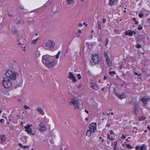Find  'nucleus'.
Wrapping results in <instances>:
<instances>
[{
  "instance_id": "f257e3e1",
  "label": "nucleus",
  "mask_w": 150,
  "mask_h": 150,
  "mask_svg": "<svg viewBox=\"0 0 150 150\" xmlns=\"http://www.w3.org/2000/svg\"><path fill=\"white\" fill-rule=\"evenodd\" d=\"M42 62L47 67H52L54 66L55 63L52 60L49 58L46 55L43 56Z\"/></svg>"
},
{
  "instance_id": "f03ea898",
  "label": "nucleus",
  "mask_w": 150,
  "mask_h": 150,
  "mask_svg": "<svg viewBox=\"0 0 150 150\" xmlns=\"http://www.w3.org/2000/svg\"><path fill=\"white\" fill-rule=\"evenodd\" d=\"M5 74L12 80H15L18 76V74L16 72L9 70L7 71Z\"/></svg>"
},
{
  "instance_id": "7ed1b4c3",
  "label": "nucleus",
  "mask_w": 150,
  "mask_h": 150,
  "mask_svg": "<svg viewBox=\"0 0 150 150\" xmlns=\"http://www.w3.org/2000/svg\"><path fill=\"white\" fill-rule=\"evenodd\" d=\"M2 84L4 87L8 88L11 86L12 82L10 79L7 77H4L3 78Z\"/></svg>"
},
{
  "instance_id": "20e7f679",
  "label": "nucleus",
  "mask_w": 150,
  "mask_h": 150,
  "mask_svg": "<svg viewBox=\"0 0 150 150\" xmlns=\"http://www.w3.org/2000/svg\"><path fill=\"white\" fill-rule=\"evenodd\" d=\"M79 101L77 99H71L69 104L70 105H73L74 109L78 110L79 108Z\"/></svg>"
},
{
  "instance_id": "39448f33",
  "label": "nucleus",
  "mask_w": 150,
  "mask_h": 150,
  "mask_svg": "<svg viewBox=\"0 0 150 150\" xmlns=\"http://www.w3.org/2000/svg\"><path fill=\"white\" fill-rule=\"evenodd\" d=\"M91 59L93 62L96 64L100 63L101 60V58L99 57L98 54H92Z\"/></svg>"
},
{
  "instance_id": "423d86ee",
  "label": "nucleus",
  "mask_w": 150,
  "mask_h": 150,
  "mask_svg": "<svg viewBox=\"0 0 150 150\" xmlns=\"http://www.w3.org/2000/svg\"><path fill=\"white\" fill-rule=\"evenodd\" d=\"M32 126V125H28L27 126L25 127L24 128L25 129V132L28 134H31L34 135V134L32 132V129L30 128V127Z\"/></svg>"
},
{
  "instance_id": "0eeeda50",
  "label": "nucleus",
  "mask_w": 150,
  "mask_h": 150,
  "mask_svg": "<svg viewBox=\"0 0 150 150\" xmlns=\"http://www.w3.org/2000/svg\"><path fill=\"white\" fill-rule=\"evenodd\" d=\"M96 123H92L89 125L90 129L89 130L93 132L96 130Z\"/></svg>"
},
{
  "instance_id": "6e6552de",
  "label": "nucleus",
  "mask_w": 150,
  "mask_h": 150,
  "mask_svg": "<svg viewBox=\"0 0 150 150\" xmlns=\"http://www.w3.org/2000/svg\"><path fill=\"white\" fill-rule=\"evenodd\" d=\"M135 149L136 150H147L146 146L144 144H142L141 146H137Z\"/></svg>"
},
{
  "instance_id": "1a4fd4ad",
  "label": "nucleus",
  "mask_w": 150,
  "mask_h": 150,
  "mask_svg": "<svg viewBox=\"0 0 150 150\" xmlns=\"http://www.w3.org/2000/svg\"><path fill=\"white\" fill-rule=\"evenodd\" d=\"M150 99L148 97H146L145 96L142 98L140 99V100L144 104V106H146L148 100Z\"/></svg>"
},
{
  "instance_id": "9d476101",
  "label": "nucleus",
  "mask_w": 150,
  "mask_h": 150,
  "mask_svg": "<svg viewBox=\"0 0 150 150\" xmlns=\"http://www.w3.org/2000/svg\"><path fill=\"white\" fill-rule=\"evenodd\" d=\"M46 45L47 47L52 48L55 46V43L52 40H49L46 43Z\"/></svg>"
},
{
  "instance_id": "9b49d317",
  "label": "nucleus",
  "mask_w": 150,
  "mask_h": 150,
  "mask_svg": "<svg viewBox=\"0 0 150 150\" xmlns=\"http://www.w3.org/2000/svg\"><path fill=\"white\" fill-rule=\"evenodd\" d=\"M136 32L133 30H129L126 31L125 32V35H129V36H132L133 34H136Z\"/></svg>"
},
{
  "instance_id": "f8f14e48",
  "label": "nucleus",
  "mask_w": 150,
  "mask_h": 150,
  "mask_svg": "<svg viewBox=\"0 0 150 150\" xmlns=\"http://www.w3.org/2000/svg\"><path fill=\"white\" fill-rule=\"evenodd\" d=\"M114 93L115 95L117 97H118L120 99H122L124 98H125L126 96L124 93L122 94H120L117 93L116 91H114Z\"/></svg>"
},
{
  "instance_id": "ddd939ff",
  "label": "nucleus",
  "mask_w": 150,
  "mask_h": 150,
  "mask_svg": "<svg viewBox=\"0 0 150 150\" xmlns=\"http://www.w3.org/2000/svg\"><path fill=\"white\" fill-rule=\"evenodd\" d=\"M40 128L39 129V130L41 131H44L46 129V127L45 125L42 122H41L40 124Z\"/></svg>"
},
{
  "instance_id": "4468645a",
  "label": "nucleus",
  "mask_w": 150,
  "mask_h": 150,
  "mask_svg": "<svg viewBox=\"0 0 150 150\" xmlns=\"http://www.w3.org/2000/svg\"><path fill=\"white\" fill-rule=\"evenodd\" d=\"M68 77L70 79H72L74 82H75L76 81V80L74 74L71 72H69Z\"/></svg>"
},
{
  "instance_id": "2eb2a0df",
  "label": "nucleus",
  "mask_w": 150,
  "mask_h": 150,
  "mask_svg": "<svg viewBox=\"0 0 150 150\" xmlns=\"http://www.w3.org/2000/svg\"><path fill=\"white\" fill-rule=\"evenodd\" d=\"M0 139L1 143L4 142L6 139V136L5 135H0Z\"/></svg>"
},
{
  "instance_id": "dca6fc26",
  "label": "nucleus",
  "mask_w": 150,
  "mask_h": 150,
  "mask_svg": "<svg viewBox=\"0 0 150 150\" xmlns=\"http://www.w3.org/2000/svg\"><path fill=\"white\" fill-rule=\"evenodd\" d=\"M91 87L93 89L96 90H97L98 89V86L96 83H92L91 85Z\"/></svg>"
},
{
  "instance_id": "f3484780",
  "label": "nucleus",
  "mask_w": 150,
  "mask_h": 150,
  "mask_svg": "<svg viewBox=\"0 0 150 150\" xmlns=\"http://www.w3.org/2000/svg\"><path fill=\"white\" fill-rule=\"evenodd\" d=\"M132 112L133 114H134L136 115H137L138 113V111L137 109V107L135 106L133 108Z\"/></svg>"
},
{
  "instance_id": "a211bd4d",
  "label": "nucleus",
  "mask_w": 150,
  "mask_h": 150,
  "mask_svg": "<svg viewBox=\"0 0 150 150\" xmlns=\"http://www.w3.org/2000/svg\"><path fill=\"white\" fill-rule=\"evenodd\" d=\"M118 0H109L108 4L110 6L113 5Z\"/></svg>"
},
{
  "instance_id": "6ab92c4d",
  "label": "nucleus",
  "mask_w": 150,
  "mask_h": 150,
  "mask_svg": "<svg viewBox=\"0 0 150 150\" xmlns=\"http://www.w3.org/2000/svg\"><path fill=\"white\" fill-rule=\"evenodd\" d=\"M106 62L107 64L108 65V66L111 67L112 65V64L109 58L106 59Z\"/></svg>"
},
{
  "instance_id": "aec40b11",
  "label": "nucleus",
  "mask_w": 150,
  "mask_h": 150,
  "mask_svg": "<svg viewBox=\"0 0 150 150\" xmlns=\"http://www.w3.org/2000/svg\"><path fill=\"white\" fill-rule=\"evenodd\" d=\"M117 141H115L114 143V145L113 146V149L115 150H117L118 149V147L117 146Z\"/></svg>"
},
{
  "instance_id": "412c9836",
  "label": "nucleus",
  "mask_w": 150,
  "mask_h": 150,
  "mask_svg": "<svg viewBox=\"0 0 150 150\" xmlns=\"http://www.w3.org/2000/svg\"><path fill=\"white\" fill-rule=\"evenodd\" d=\"M107 138L110 141H113L114 140V138L112 136H111L110 134H108Z\"/></svg>"
},
{
  "instance_id": "4be33fe9",
  "label": "nucleus",
  "mask_w": 150,
  "mask_h": 150,
  "mask_svg": "<svg viewBox=\"0 0 150 150\" xmlns=\"http://www.w3.org/2000/svg\"><path fill=\"white\" fill-rule=\"evenodd\" d=\"M18 146L21 147H23L24 149H25L26 148H28L29 147V146L24 145L23 146V145L21 143H19L18 144Z\"/></svg>"
},
{
  "instance_id": "5701e85b",
  "label": "nucleus",
  "mask_w": 150,
  "mask_h": 150,
  "mask_svg": "<svg viewBox=\"0 0 150 150\" xmlns=\"http://www.w3.org/2000/svg\"><path fill=\"white\" fill-rule=\"evenodd\" d=\"M37 111L41 114L43 115L44 114V112L41 108H38L37 109Z\"/></svg>"
},
{
  "instance_id": "b1692460",
  "label": "nucleus",
  "mask_w": 150,
  "mask_h": 150,
  "mask_svg": "<svg viewBox=\"0 0 150 150\" xmlns=\"http://www.w3.org/2000/svg\"><path fill=\"white\" fill-rule=\"evenodd\" d=\"M74 2V0H66L67 4L68 5L71 4Z\"/></svg>"
},
{
  "instance_id": "393cba45",
  "label": "nucleus",
  "mask_w": 150,
  "mask_h": 150,
  "mask_svg": "<svg viewBox=\"0 0 150 150\" xmlns=\"http://www.w3.org/2000/svg\"><path fill=\"white\" fill-rule=\"evenodd\" d=\"M104 55L106 59L109 58L108 54V52L106 51H104Z\"/></svg>"
},
{
  "instance_id": "a878e982",
  "label": "nucleus",
  "mask_w": 150,
  "mask_h": 150,
  "mask_svg": "<svg viewBox=\"0 0 150 150\" xmlns=\"http://www.w3.org/2000/svg\"><path fill=\"white\" fill-rule=\"evenodd\" d=\"M92 132H93L91 131L90 130H88L86 132V135L88 137H90L91 135Z\"/></svg>"
},
{
  "instance_id": "bb28decb",
  "label": "nucleus",
  "mask_w": 150,
  "mask_h": 150,
  "mask_svg": "<svg viewBox=\"0 0 150 150\" xmlns=\"http://www.w3.org/2000/svg\"><path fill=\"white\" fill-rule=\"evenodd\" d=\"M115 33L116 34H120V32L118 28H115L114 30Z\"/></svg>"
},
{
  "instance_id": "cd10ccee",
  "label": "nucleus",
  "mask_w": 150,
  "mask_h": 150,
  "mask_svg": "<svg viewBox=\"0 0 150 150\" xmlns=\"http://www.w3.org/2000/svg\"><path fill=\"white\" fill-rule=\"evenodd\" d=\"M146 118L144 116H141L139 118V121L143 120H145Z\"/></svg>"
},
{
  "instance_id": "c85d7f7f",
  "label": "nucleus",
  "mask_w": 150,
  "mask_h": 150,
  "mask_svg": "<svg viewBox=\"0 0 150 150\" xmlns=\"http://www.w3.org/2000/svg\"><path fill=\"white\" fill-rule=\"evenodd\" d=\"M61 53L60 51H59L57 54L55 56L56 58L57 59L59 58V54Z\"/></svg>"
},
{
  "instance_id": "c756f323",
  "label": "nucleus",
  "mask_w": 150,
  "mask_h": 150,
  "mask_svg": "<svg viewBox=\"0 0 150 150\" xmlns=\"http://www.w3.org/2000/svg\"><path fill=\"white\" fill-rule=\"evenodd\" d=\"M38 38H37V39H35V40H33L31 42V44H35V43H36V42H37L38 40Z\"/></svg>"
},
{
  "instance_id": "7c9ffc66",
  "label": "nucleus",
  "mask_w": 150,
  "mask_h": 150,
  "mask_svg": "<svg viewBox=\"0 0 150 150\" xmlns=\"http://www.w3.org/2000/svg\"><path fill=\"white\" fill-rule=\"evenodd\" d=\"M143 27L142 26H141V25H139L138 26V27L137 29L138 30H142L143 29Z\"/></svg>"
},
{
  "instance_id": "2f4dec72",
  "label": "nucleus",
  "mask_w": 150,
  "mask_h": 150,
  "mask_svg": "<svg viewBox=\"0 0 150 150\" xmlns=\"http://www.w3.org/2000/svg\"><path fill=\"white\" fill-rule=\"evenodd\" d=\"M132 19L134 22H135V23L136 24H138L139 23L138 21H136V19L134 17L132 18Z\"/></svg>"
},
{
  "instance_id": "473e14b6",
  "label": "nucleus",
  "mask_w": 150,
  "mask_h": 150,
  "mask_svg": "<svg viewBox=\"0 0 150 150\" xmlns=\"http://www.w3.org/2000/svg\"><path fill=\"white\" fill-rule=\"evenodd\" d=\"M127 148H129L130 149H132V146H131L129 144H127Z\"/></svg>"
},
{
  "instance_id": "72a5a7b5",
  "label": "nucleus",
  "mask_w": 150,
  "mask_h": 150,
  "mask_svg": "<svg viewBox=\"0 0 150 150\" xmlns=\"http://www.w3.org/2000/svg\"><path fill=\"white\" fill-rule=\"evenodd\" d=\"M136 47L138 48H139L141 47L142 46L139 44H137L136 45Z\"/></svg>"
},
{
  "instance_id": "f704fd0d",
  "label": "nucleus",
  "mask_w": 150,
  "mask_h": 150,
  "mask_svg": "<svg viewBox=\"0 0 150 150\" xmlns=\"http://www.w3.org/2000/svg\"><path fill=\"white\" fill-rule=\"evenodd\" d=\"M77 76L78 77V79H80L81 78V74H77Z\"/></svg>"
},
{
  "instance_id": "c9c22d12",
  "label": "nucleus",
  "mask_w": 150,
  "mask_h": 150,
  "mask_svg": "<svg viewBox=\"0 0 150 150\" xmlns=\"http://www.w3.org/2000/svg\"><path fill=\"white\" fill-rule=\"evenodd\" d=\"M24 108L26 110L29 109H30L29 107L28 106L25 105H24Z\"/></svg>"
},
{
  "instance_id": "e433bc0d",
  "label": "nucleus",
  "mask_w": 150,
  "mask_h": 150,
  "mask_svg": "<svg viewBox=\"0 0 150 150\" xmlns=\"http://www.w3.org/2000/svg\"><path fill=\"white\" fill-rule=\"evenodd\" d=\"M109 73L110 75H111L112 74H115V73L114 71H110Z\"/></svg>"
},
{
  "instance_id": "4c0bfd02",
  "label": "nucleus",
  "mask_w": 150,
  "mask_h": 150,
  "mask_svg": "<svg viewBox=\"0 0 150 150\" xmlns=\"http://www.w3.org/2000/svg\"><path fill=\"white\" fill-rule=\"evenodd\" d=\"M114 134V133L113 131L112 130H111L110 131V135H112Z\"/></svg>"
},
{
  "instance_id": "58836bf2",
  "label": "nucleus",
  "mask_w": 150,
  "mask_h": 150,
  "mask_svg": "<svg viewBox=\"0 0 150 150\" xmlns=\"http://www.w3.org/2000/svg\"><path fill=\"white\" fill-rule=\"evenodd\" d=\"M144 16L143 14L142 13H140L139 14V16L140 18H142Z\"/></svg>"
},
{
  "instance_id": "ea45409f",
  "label": "nucleus",
  "mask_w": 150,
  "mask_h": 150,
  "mask_svg": "<svg viewBox=\"0 0 150 150\" xmlns=\"http://www.w3.org/2000/svg\"><path fill=\"white\" fill-rule=\"evenodd\" d=\"M98 28L99 29H101V26L100 25V23H99V22H98Z\"/></svg>"
},
{
  "instance_id": "a19ab883",
  "label": "nucleus",
  "mask_w": 150,
  "mask_h": 150,
  "mask_svg": "<svg viewBox=\"0 0 150 150\" xmlns=\"http://www.w3.org/2000/svg\"><path fill=\"white\" fill-rule=\"evenodd\" d=\"M109 40L108 39H106L105 40V46H106L108 44V42H109Z\"/></svg>"
},
{
  "instance_id": "79ce46f5",
  "label": "nucleus",
  "mask_w": 150,
  "mask_h": 150,
  "mask_svg": "<svg viewBox=\"0 0 150 150\" xmlns=\"http://www.w3.org/2000/svg\"><path fill=\"white\" fill-rule=\"evenodd\" d=\"M20 8L21 9L24 10V6L22 5H21L20 6Z\"/></svg>"
},
{
  "instance_id": "37998d69",
  "label": "nucleus",
  "mask_w": 150,
  "mask_h": 150,
  "mask_svg": "<svg viewBox=\"0 0 150 150\" xmlns=\"http://www.w3.org/2000/svg\"><path fill=\"white\" fill-rule=\"evenodd\" d=\"M0 121L1 123H4V122L5 120L3 119H1L0 120Z\"/></svg>"
},
{
  "instance_id": "c03bdc74",
  "label": "nucleus",
  "mask_w": 150,
  "mask_h": 150,
  "mask_svg": "<svg viewBox=\"0 0 150 150\" xmlns=\"http://www.w3.org/2000/svg\"><path fill=\"white\" fill-rule=\"evenodd\" d=\"M134 74H135V75H138L139 76H140L141 75V73L139 74L137 72H135Z\"/></svg>"
},
{
  "instance_id": "a18cd8bd",
  "label": "nucleus",
  "mask_w": 150,
  "mask_h": 150,
  "mask_svg": "<svg viewBox=\"0 0 150 150\" xmlns=\"http://www.w3.org/2000/svg\"><path fill=\"white\" fill-rule=\"evenodd\" d=\"M50 143H51L52 144H54V142L52 139L50 140Z\"/></svg>"
},
{
  "instance_id": "49530a36",
  "label": "nucleus",
  "mask_w": 150,
  "mask_h": 150,
  "mask_svg": "<svg viewBox=\"0 0 150 150\" xmlns=\"http://www.w3.org/2000/svg\"><path fill=\"white\" fill-rule=\"evenodd\" d=\"M106 21V19H105V18L103 19V23H105V22Z\"/></svg>"
},
{
  "instance_id": "de8ad7c7",
  "label": "nucleus",
  "mask_w": 150,
  "mask_h": 150,
  "mask_svg": "<svg viewBox=\"0 0 150 150\" xmlns=\"http://www.w3.org/2000/svg\"><path fill=\"white\" fill-rule=\"evenodd\" d=\"M82 25H83L82 23H79V24L78 26L79 27H81L82 26Z\"/></svg>"
},
{
  "instance_id": "09e8293b",
  "label": "nucleus",
  "mask_w": 150,
  "mask_h": 150,
  "mask_svg": "<svg viewBox=\"0 0 150 150\" xmlns=\"http://www.w3.org/2000/svg\"><path fill=\"white\" fill-rule=\"evenodd\" d=\"M147 128L149 129V130H150V126L149 125H148L147 126Z\"/></svg>"
},
{
  "instance_id": "8fccbe9b",
  "label": "nucleus",
  "mask_w": 150,
  "mask_h": 150,
  "mask_svg": "<svg viewBox=\"0 0 150 150\" xmlns=\"http://www.w3.org/2000/svg\"><path fill=\"white\" fill-rule=\"evenodd\" d=\"M106 79H107V77H106V76H104V78H103V79L104 80H105Z\"/></svg>"
},
{
  "instance_id": "3c124183",
  "label": "nucleus",
  "mask_w": 150,
  "mask_h": 150,
  "mask_svg": "<svg viewBox=\"0 0 150 150\" xmlns=\"http://www.w3.org/2000/svg\"><path fill=\"white\" fill-rule=\"evenodd\" d=\"M83 24L85 25L86 26H87L88 25V24H86V23L85 22H84L83 23Z\"/></svg>"
},
{
  "instance_id": "603ef678",
  "label": "nucleus",
  "mask_w": 150,
  "mask_h": 150,
  "mask_svg": "<svg viewBox=\"0 0 150 150\" xmlns=\"http://www.w3.org/2000/svg\"><path fill=\"white\" fill-rule=\"evenodd\" d=\"M14 33H17V30H15L13 31Z\"/></svg>"
},
{
  "instance_id": "864d4df0",
  "label": "nucleus",
  "mask_w": 150,
  "mask_h": 150,
  "mask_svg": "<svg viewBox=\"0 0 150 150\" xmlns=\"http://www.w3.org/2000/svg\"><path fill=\"white\" fill-rule=\"evenodd\" d=\"M85 112L87 114H88V111L86 110H85Z\"/></svg>"
},
{
  "instance_id": "5fc2aeb1",
  "label": "nucleus",
  "mask_w": 150,
  "mask_h": 150,
  "mask_svg": "<svg viewBox=\"0 0 150 150\" xmlns=\"http://www.w3.org/2000/svg\"><path fill=\"white\" fill-rule=\"evenodd\" d=\"M106 114L108 116V115H110V113H107Z\"/></svg>"
},
{
  "instance_id": "6e6d98bb",
  "label": "nucleus",
  "mask_w": 150,
  "mask_h": 150,
  "mask_svg": "<svg viewBox=\"0 0 150 150\" xmlns=\"http://www.w3.org/2000/svg\"><path fill=\"white\" fill-rule=\"evenodd\" d=\"M79 32L80 33H81L82 32V30H79Z\"/></svg>"
},
{
  "instance_id": "4d7b16f0",
  "label": "nucleus",
  "mask_w": 150,
  "mask_h": 150,
  "mask_svg": "<svg viewBox=\"0 0 150 150\" xmlns=\"http://www.w3.org/2000/svg\"><path fill=\"white\" fill-rule=\"evenodd\" d=\"M21 22V21L20 20H19L18 21V23H17V24H19Z\"/></svg>"
},
{
  "instance_id": "13d9d810",
  "label": "nucleus",
  "mask_w": 150,
  "mask_h": 150,
  "mask_svg": "<svg viewBox=\"0 0 150 150\" xmlns=\"http://www.w3.org/2000/svg\"><path fill=\"white\" fill-rule=\"evenodd\" d=\"M104 88H102L101 89V90L102 91H104Z\"/></svg>"
},
{
  "instance_id": "bf43d9fd",
  "label": "nucleus",
  "mask_w": 150,
  "mask_h": 150,
  "mask_svg": "<svg viewBox=\"0 0 150 150\" xmlns=\"http://www.w3.org/2000/svg\"><path fill=\"white\" fill-rule=\"evenodd\" d=\"M88 117H86L85 119V120L86 121H87L88 120Z\"/></svg>"
},
{
  "instance_id": "052dcab7",
  "label": "nucleus",
  "mask_w": 150,
  "mask_h": 150,
  "mask_svg": "<svg viewBox=\"0 0 150 150\" xmlns=\"http://www.w3.org/2000/svg\"><path fill=\"white\" fill-rule=\"evenodd\" d=\"M107 143L108 144H109L110 143V142L108 140L107 141Z\"/></svg>"
},
{
  "instance_id": "680f3d73",
  "label": "nucleus",
  "mask_w": 150,
  "mask_h": 150,
  "mask_svg": "<svg viewBox=\"0 0 150 150\" xmlns=\"http://www.w3.org/2000/svg\"><path fill=\"white\" fill-rule=\"evenodd\" d=\"M21 45V43L20 42H19L18 43V45Z\"/></svg>"
},
{
  "instance_id": "e2e57ef3",
  "label": "nucleus",
  "mask_w": 150,
  "mask_h": 150,
  "mask_svg": "<svg viewBox=\"0 0 150 150\" xmlns=\"http://www.w3.org/2000/svg\"><path fill=\"white\" fill-rule=\"evenodd\" d=\"M123 12L124 13H125L126 12V10H124L123 11Z\"/></svg>"
},
{
  "instance_id": "0e129e2a",
  "label": "nucleus",
  "mask_w": 150,
  "mask_h": 150,
  "mask_svg": "<svg viewBox=\"0 0 150 150\" xmlns=\"http://www.w3.org/2000/svg\"><path fill=\"white\" fill-rule=\"evenodd\" d=\"M110 114H111V115H113L114 114V113L113 112H111V113H110Z\"/></svg>"
},
{
  "instance_id": "69168bd1",
  "label": "nucleus",
  "mask_w": 150,
  "mask_h": 150,
  "mask_svg": "<svg viewBox=\"0 0 150 150\" xmlns=\"http://www.w3.org/2000/svg\"><path fill=\"white\" fill-rule=\"evenodd\" d=\"M122 138H125V137L124 136H122Z\"/></svg>"
},
{
  "instance_id": "338daca9",
  "label": "nucleus",
  "mask_w": 150,
  "mask_h": 150,
  "mask_svg": "<svg viewBox=\"0 0 150 150\" xmlns=\"http://www.w3.org/2000/svg\"><path fill=\"white\" fill-rule=\"evenodd\" d=\"M147 132V130H145L144 131V132H145V133H146V132Z\"/></svg>"
},
{
  "instance_id": "774afa93",
  "label": "nucleus",
  "mask_w": 150,
  "mask_h": 150,
  "mask_svg": "<svg viewBox=\"0 0 150 150\" xmlns=\"http://www.w3.org/2000/svg\"><path fill=\"white\" fill-rule=\"evenodd\" d=\"M2 112V111L0 110V113H1Z\"/></svg>"
}]
</instances>
